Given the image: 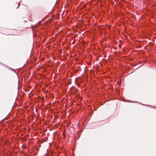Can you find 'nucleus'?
Returning a JSON list of instances; mask_svg holds the SVG:
<instances>
[{"instance_id": "obj_1", "label": "nucleus", "mask_w": 156, "mask_h": 156, "mask_svg": "<svg viewBox=\"0 0 156 156\" xmlns=\"http://www.w3.org/2000/svg\"><path fill=\"white\" fill-rule=\"evenodd\" d=\"M9 69H10L11 70L14 71L16 74H17V73H16V71L14 70V69H12L11 68H9Z\"/></svg>"}, {"instance_id": "obj_2", "label": "nucleus", "mask_w": 156, "mask_h": 156, "mask_svg": "<svg viewBox=\"0 0 156 156\" xmlns=\"http://www.w3.org/2000/svg\"><path fill=\"white\" fill-rule=\"evenodd\" d=\"M24 156H29V155L27 154H24Z\"/></svg>"}, {"instance_id": "obj_3", "label": "nucleus", "mask_w": 156, "mask_h": 156, "mask_svg": "<svg viewBox=\"0 0 156 156\" xmlns=\"http://www.w3.org/2000/svg\"><path fill=\"white\" fill-rule=\"evenodd\" d=\"M44 156H49L48 154H46Z\"/></svg>"}, {"instance_id": "obj_4", "label": "nucleus", "mask_w": 156, "mask_h": 156, "mask_svg": "<svg viewBox=\"0 0 156 156\" xmlns=\"http://www.w3.org/2000/svg\"><path fill=\"white\" fill-rule=\"evenodd\" d=\"M18 6L17 7V8H18L19 7V4H18Z\"/></svg>"}, {"instance_id": "obj_5", "label": "nucleus", "mask_w": 156, "mask_h": 156, "mask_svg": "<svg viewBox=\"0 0 156 156\" xmlns=\"http://www.w3.org/2000/svg\"><path fill=\"white\" fill-rule=\"evenodd\" d=\"M142 105H144L143 104H141Z\"/></svg>"}]
</instances>
